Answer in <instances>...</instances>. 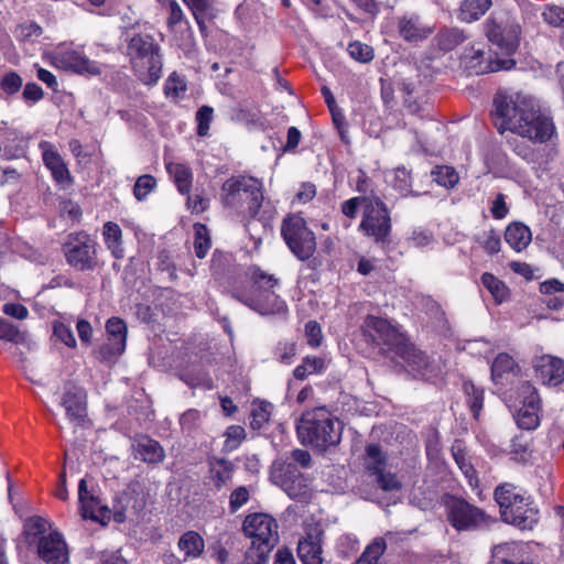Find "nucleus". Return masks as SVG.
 I'll use <instances>...</instances> for the list:
<instances>
[{"label":"nucleus","mask_w":564,"mask_h":564,"mask_svg":"<svg viewBox=\"0 0 564 564\" xmlns=\"http://www.w3.org/2000/svg\"><path fill=\"white\" fill-rule=\"evenodd\" d=\"M366 468L373 475L382 470L386 466V455L377 444H369L366 447L365 456Z\"/></svg>","instance_id":"a19ab883"},{"label":"nucleus","mask_w":564,"mask_h":564,"mask_svg":"<svg viewBox=\"0 0 564 564\" xmlns=\"http://www.w3.org/2000/svg\"><path fill=\"white\" fill-rule=\"evenodd\" d=\"M58 209L63 217H67L72 221L79 220L82 216V209L78 204L69 199H62L58 204Z\"/></svg>","instance_id":"338daca9"},{"label":"nucleus","mask_w":564,"mask_h":564,"mask_svg":"<svg viewBox=\"0 0 564 564\" xmlns=\"http://www.w3.org/2000/svg\"><path fill=\"white\" fill-rule=\"evenodd\" d=\"M372 196H356L351 197L340 205L341 213L349 219H355L358 215V210L362 207V212L365 210V206L371 200Z\"/></svg>","instance_id":"3c124183"},{"label":"nucleus","mask_w":564,"mask_h":564,"mask_svg":"<svg viewBox=\"0 0 564 564\" xmlns=\"http://www.w3.org/2000/svg\"><path fill=\"white\" fill-rule=\"evenodd\" d=\"M391 229V217L386 204L378 196H372L365 206L358 230L377 243H386Z\"/></svg>","instance_id":"9b49d317"},{"label":"nucleus","mask_w":564,"mask_h":564,"mask_svg":"<svg viewBox=\"0 0 564 564\" xmlns=\"http://www.w3.org/2000/svg\"><path fill=\"white\" fill-rule=\"evenodd\" d=\"M66 416L74 426H83L86 422V393L83 388L69 386L62 399Z\"/></svg>","instance_id":"aec40b11"},{"label":"nucleus","mask_w":564,"mask_h":564,"mask_svg":"<svg viewBox=\"0 0 564 564\" xmlns=\"http://www.w3.org/2000/svg\"><path fill=\"white\" fill-rule=\"evenodd\" d=\"M145 505V496L143 492L142 485L138 480L131 481L127 489L122 492L120 497L115 498V508H122V510H117L113 513V519L116 522H123L124 513L123 510L131 508L134 512H139L143 509Z\"/></svg>","instance_id":"b1692460"},{"label":"nucleus","mask_w":564,"mask_h":564,"mask_svg":"<svg viewBox=\"0 0 564 564\" xmlns=\"http://www.w3.org/2000/svg\"><path fill=\"white\" fill-rule=\"evenodd\" d=\"M65 254L70 265L80 270L89 268L95 254V242L88 235L78 234L69 238Z\"/></svg>","instance_id":"2eb2a0df"},{"label":"nucleus","mask_w":564,"mask_h":564,"mask_svg":"<svg viewBox=\"0 0 564 564\" xmlns=\"http://www.w3.org/2000/svg\"><path fill=\"white\" fill-rule=\"evenodd\" d=\"M263 199V183L252 176H231L221 186L224 206L252 218L259 215Z\"/></svg>","instance_id":"423d86ee"},{"label":"nucleus","mask_w":564,"mask_h":564,"mask_svg":"<svg viewBox=\"0 0 564 564\" xmlns=\"http://www.w3.org/2000/svg\"><path fill=\"white\" fill-rule=\"evenodd\" d=\"M272 404L269 402L252 403L250 412V425L253 430H260L268 423L271 414Z\"/></svg>","instance_id":"37998d69"},{"label":"nucleus","mask_w":564,"mask_h":564,"mask_svg":"<svg viewBox=\"0 0 564 564\" xmlns=\"http://www.w3.org/2000/svg\"><path fill=\"white\" fill-rule=\"evenodd\" d=\"M327 368V362L322 357L307 356L302 364L293 370V376L297 380H304L311 375L323 373Z\"/></svg>","instance_id":"c9c22d12"},{"label":"nucleus","mask_w":564,"mask_h":564,"mask_svg":"<svg viewBox=\"0 0 564 564\" xmlns=\"http://www.w3.org/2000/svg\"><path fill=\"white\" fill-rule=\"evenodd\" d=\"M234 464L225 458H214L209 462L210 480L217 490L225 487L234 476Z\"/></svg>","instance_id":"cd10ccee"},{"label":"nucleus","mask_w":564,"mask_h":564,"mask_svg":"<svg viewBox=\"0 0 564 564\" xmlns=\"http://www.w3.org/2000/svg\"><path fill=\"white\" fill-rule=\"evenodd\" d=\"M475 241L489 254L500 251L501 239L494 229L484 230L475 236Z\"/></svg>","instance_id":"a18cd8bd"},{"label":"nucleus","mask_w":564,"mask_h":564,"mask_svg":"<svg viewBox=\"0 0 564 564\" xmlns=\"http://www.w3.org/2000/svg\"><path fill=\"white\" fill-rule=\"evenodd\" d=\"M225 436V448L227 451H234L240 445L242 440H245V429L240 425H231L226 430Z\"/></svg>","instance_id":"052dcab7"},{"label":"nucleus","mask_w":564,"mask_h":564,"mask_svg":"<svg viewBox=\"0 0 564 564\" xmlns=\"http://www.w3.org/2000/svg\"><path fill=\"white\" fill-rule=\"evenodd\" d=\"M53 333L54 335L66 346L68 347H75L76 346V339L72 332V329L64 323L57 322L53 326Z\"/></svg>","instance_id":"69168bd1"},{"label":"nucleus","mask_w":564,"mask_h":564,"mask_svg":"<svg viewBox=\"0 0 564 564\" xmlns=\"http://www.w3.org/2000/svg\"><path fill=\"white\" fill-rule=\"evenodd\" d=\"M482 285L488 290L496 303L505 302L509 296V289L503 281L495 276L492 273L485 272L481 278Z\"/></svg>","instance_id":"4c0bfd02"},{"label":"nucleus","mask_w":564,"mask_h":564,"mask_svg":"<svg viewBox=\"0 0 564 564\" xmlns=\"http://www.w3.org/2000/svg\"><path fill=\"white\" fill-rule=\"evenodd\" d=\"M202 414L196 409L185 411L180 417V424L183 431L191 432L199 425Z\"/></svg>","instance_id":"e2e57ef3"},{"label":"nucleus","mask_w":564,"mask_h":564,"mask_svg":"<svg viewBox=\"0 0 564 564\" xmlns=\"http://www.w3.org/2000/svg\"><path fill=\"white\" fill-rule=\"evenodd\" d=\"M166 171L173 178L177 191L183 195H188L193 184L192 170L184 163L166 162Z\"/></svg>","instance_id":"7c9ffc66"},{"label":"nucleus","mask_w":564,"mask_h":564,"mask_svg":"<svg viewBox=\"0 0 564 564\" xmlns=\"http://www.w3.org/2000/svg\"><path fill=\"white\" fill-rule=\"evenodd\" d=\"M50 523L42 517H30L23 525V535L29 545H40L42 538H46L50 532Z\"/></svg>","instance_id":"c756f323"},{"label":"nucleus","mask_w":564,"mask_h":564,"mask_svg":"<svg viewBox=\"0 0 564 564\" xmlns=\"http://www.w3.org/2000/svg\"><path fill=\"white\" fill-rule=\"evenodd\" d=\"M431 176L434 182L446 188L454 187L458 182L457 172L451 166H436L432 172Z\"/></svg>","instance_id":"49530a36"},{"label":"nucleus","mask_w":564,"mask_h":564,"mask_svg":"<svg viewBox=\"0 0 564 564\" xmlns=\"http://www.w3.org/2000/svg\"><path fill=\"white\" fill-rule=\"evenodd\" d=\"M297 354L296 344L294 341L281 340L273 350L275 359L283 365H291Z\"/></svg>","instance_id":"09e8293b"},{"label":"nucleus","mask_w":564,"mask_h":564,"mask_svg":"<svg viewBox=\"0 0 564 564\" xmlns=\"http://www.w3.org/2000/svg\"><path fill=\"white\" fill-rule=\"evenodd\" d=\"M127 56L137 79L154 86L162 76V54L159 43L149 33L127 34Z\"/></svg>","instance_id":"7ed1b4c3"},{"label":"nucleus","mask_w":564,"mask_h":564,"mask_svg":"<svg viewBox=\"0 0 564 564\" xmlns=\"http://www.w3.org/2000/svg\"><path fill=\"white\" fill-rule=\"evenodd\" d=\"M399 35L408 43H419L434 32V25L423 21L416 13H405L398 20Z\"/></svg>","instance_id":"6ab92c4d"},{"label":"nucleus","mask_w":564,"mask_h":564,"mask_svg":"<svg viewBox=\"0 0 564 564\" xmlns=\"http://www.w3.org/2000/svg\"><path fill=\"white\" fill-rule=\"evenodd\" d=\"M246 278L249 285H236L231 292L234 299L260 315L288 317V305L275 292L280 285L279 278L258 265L249 267Z\"/></svg>","instance_id":"f03ea898"},{"label":"nucleus","mask_w":564,"mask_h":564,"mask_svg":"<svg viewBox=\"0 0 564 564\" xmlns=\"http://www.w3.org/2000/svg\"><path fill=\"white\" fill-rule=\"evenodd\" d=\"M296 430L303 444L319 449L337 445L343 433L341 423L325 406L305 411Z\"/></svg>","instance_id":"39448f33"},{"label":"nucleus","mask_w":564,"mask_h":564,"mask_svg":"<svg viewBox=\"0 0 564 564\" xmlns=\"http://www.w3.org/2000/svg\"><path fill=\"white\" fill-rule=\"evenodd\" d=\"M120 227L115 223L108 221V249H111L112 256L117 259L123 257V249L120 247Z\"/></svg>","instance_id":"603ef678"},{"label":"nucleus","mask_w":564,"mask_h":564,"mask_svg":"<svg viewBox=\"0 0 564 564\" xmlns=\"http://www.w3.org/2000/svg\"><path fill=\"white\" fill-rule=\"evenodd\" d=\"M485 32L489 42L502 54L511 56L517 51L521 30L520 25L509 17L492 15L485 23Z\"/></svg>","instance_id":"f8f14e48"},{"label":"nucleus","mask_w":564,"mask_h":564,"mask_svg":"<svg viewBox=\"0 0 564 564\" xmlns=\"http://www.w3.org/2000/svg\"><path fill=\"white\" fill-rule=\"evenodd\" d=\"M134 458L147 464L158 465L165 458V451L161 444L148 436L139 438L134 445Z\"/></svg>","instance_id":"393cba45"},{"label":"nucleus","mask_w":564,"mask_h":564,"mask_svg":"<svg viewBox=\"0 0 564 564\" xmlns=\"http://www.w3.org/2000/svg\"><path fill=\"white\" fill-rule=\"evenodd\" d=\"M521 496L517 488L510 484H505L496 488L495 499L500 507L501 514L514 507L516 502L521 503Z\"/></svg>","instance_id":"e433bc0d"},{"label":"nucleus","mask_w":564,"mask_h":564,"mask_svg":"<svg viewBox=\"0 0 564 564\" xmlns=\"http://www.w3.org/2000/svg\"><path fill=\"white\" fill-rule=\"evenodd\" d=\"M361 330L366 340L376 346L379 352L392 362L400 360V355L406 352L409 338L386 318L368 315Z\"/></svg>","instance_id":"0eeeda50"},{"label":"nucleus","mask_w":564,"mask_h":564,"mask_svg":"<svg viewBox=\"0 0 564 564\" xmlns=\"http://www.w3.org/2000/svg\"><path fill=\"white\" fill-rule=\"evenodd\" d=\"M536 378L545 386L557 387L564 381V360L544 355L535 360Z\"/></svg>","instance_id":"5701e85b"},{"label":"nucleus","mask_w":564,"mask_h":564,"mask_svg":"<svg viewBox=\"0 0 564 564\" xmlns=\"http://www.w3.org/2000/svg\"><path fill=\"white\" fill-rule=\"evenodd\" d=\"M214 110L209 106H203L196 112L197 134L205 137L208 134L209 126L213 120Z\"/></svg>","instance_id":"13d9d810"},{"label":"nucleus","mask_w":564,"mask_h":564,"mask_svg":"<svg viewBox=\"0 0 564 564\" xmlns=\"http://www.w3.org/2000/svg\"><path fill=\"white\" fill-rule=\"evenodd\" d=\"M271 480L291 499H302L307 494V478L300 471L295 463L275 462L271 470Z\"/></svg>","instance_id":"ddd939ff"},{"label":"nucleus","mask_w":564,"mask_h":564,"mask_svg":"<svg viewBox=\"0 0 564 564\" xmlns=\"http://www.w3.org/2000/svg\"><path fill=\"white\" fill-rule=\"evenodd\" d=\"M184 3L192 11L194 19L202 33L206 31V19H214L217 10L214 6V0H183Z\"/></svg>","instance_id":"2f4dec72"},{"label":"nucleus","mask_w":564,"mask_h":564,"mask_svg":"<svg viewBox=\"0 0 564 564\" xmlns=\"http://www.w3.org/2000/svg\"><path fill=\"white\" fill-rule=\"evenodd\" d=\"M491 4V0H464L459 8L458 19L467 23L477 21L490 9Z\"/></svg>","instance_id":"f704fd0d"},{"label":"nucleus","mask_w":564,"mask_h":564,"mask_svg":"<svg viewBox=\"0 0 564 564\" xmlns=\"http://www.w3.org/2000/svg\"><path fill=\"white\" fill-rule=\"evenodd\" d=\"M78 511L83 520L106 527V502L99 480L88 474L78 484Z\"/></svg>","instance_id":"1a4fd4ad"},{"label":"nucleus","mask_w":564,"mask_h":564,"mask_svg":"<svg viewBox=\"0 0 564 564\" xmlns=\"http://www.w3.org/2000/svg\"><path fill=\"white\" fill-rule=\"evenodd\" d=\"M177 547L183 554V561H188L195 560L202 555L205 543L199 533L187 531L180 536Z\"/></svg>","instance_id":"bb28decb"},{"label":"nucleus","mask_w":564,"mask_h":564,"mask_svg":"<svg viewBox=\"0 0 564 564\" xmlns=\"http://www.w3.org/2000/svg\"><path fill=\"white\" fill-rule=\"evenodd\" d=\"M245 535L250 540L245 564H267L269 555L279 542V525L270 514H248L242 523Z\"/></svg>","instance_id":"20e7f679"},{"label":"nucleus","mask_w":564,"mask_h":564,"mask_svg":"<svg viewBox=\"0 0 564 564\" xmlns=\"http://www.w3.org/2000/svg\"><path fill=\"white\" fill-rule=\"evenodd\" d=\"M387 549L383 538H376L362 552L356 564H379Z\"/></svg>","instance_id":"ea45409f"},{"label":"nucleus","mask_w":564,"mask_h":564,"mask_svg":"<svg viewBox=\"0 0 564 564\" xmlns=\"http://www.w3.org/2000/svg\"><path fill=\"white\" fill-rule=\"evenodd\" d=\"M376 475V480L379 487L384 491H394L401 489V482L397 475L390 471H386L384 468Z\"/></svg>","instance_id":"6e6d98bb"},{"label":"nucleus","mask_w":564,"mask_h":564,"mask_svg":"<svg viewBox=\"0 0 564 564\" xmlns=\"http://www.w3.org/2000/svg\"><path fill=\"white\" fill-rule=\"evenodd\" d=\"M250 498L249 489L246 486H239L229 497V509L231 513L237 512L240 508H242Z\"/></svg>","instance_id":"bf43d9fd"},{"label":"nucleus","mask_w":564,"mask_h":564,"mask_svg":"<svg viewBox=\"0 0 564 564\" xmlns=\"http://www.w3.org/2000/svg\"><path fill=\"white\" fill-rule=\"evenodd\" d=\"M514 360L508 354H499L491 364V376L494 379L512 370Z\"/></svg>","instance_id":"5fc2aeb1"},{"label":"nucleus","mask_w":564,"mask_h":564,"mask_svg":"<svg viewBox=\"0 0 564 564\" xmlns=\"http://www.w3.org/2000/svg\"><path fill=\"white\" fill-rule=\"evenodd\" d=\"M445 512L448 523L459 532L482 530L496 522L482 509L457 496L446 498Z\"/></svg>","instance_id":"6e6552de"},{"label":"nucleus","mask_w":564,"mask_h":564,"mask_svg":"<svg viewBox=\"0 0 564 564\" xmlns=\"http://www.w3.org/2000/svg\"><path fill=\"white\" fill-rule=\"evenodd\" d=\"M467 35L458 28H443L434 37L436 46L443 52H449L465 42Z\"/></svg>","instance_id":"72a5a7b5"},{"label":"nucleus","mask_w":564,"mask_h":564,"mask_svg":"<svg viewBox=\"0 0 564 564\" xmlns=\"http://www.w3.org/2000/svg\"><path fill=\"white\" fill-rule=\"evenodd\" d=\"M391 185L402 196H408L409 194L415 195L411 191V186H412L411 175H410V172L405 167H398L394 170L393 176L391 180Z\"/></svg>","instance_id":"de8ad7c7"},{"label":"nucleus","mask_w":564,"mask_h":564,"mask_svg":"<svg viewBox=\"0 0 564 564\" xmlns=\"http://www.w3.org/2000/svg\"><path fill=\"white\" fill-rule=\"evenodd\" d=\"M506 242L516 251L524 250L532 240L531 230L521 223L510 224L505 232Z\"/></svg>","instance_id":"c85d7f7f"},{"label":"nucleus","mask_w":564,"mask_h":564,"mask_svg":"<svg viewBox=\"0 0 564 564\" xmlns=\"http://www.w3.org/2000/svg\"><path fill=\"white\" fill-rule=\"evenodd\" d=\"M347 51L351 58L361 63H368L372 61L375 56L372 47L359 41L351 42Z\"/></svg>","instance_id":"864d4df0"},{"label":"nucleus","mask_w":564,"mask_h":564,"mask_svg":"<svg viewBox=\"0 0 564 564\" xmlns=\"http://www.w3.org/2000/svg\"><path fill=\"white\" fill-rule=\"evenodd\" d=\"M494 107L495 124L500 133L510 130L540 142L549 140L553 133L552 121L541 113L530 97L498 93L494 99Z\"/></svg>","instance_id":"f257e3e1"},{"label":"nucleus","mask_w":564,"mask_h":564,"mask_svg":"<svg viewBox=\"0 0 564 564\" xmlns=\"http://www.w3.org/2000/svg\"><path fill=\"white\" fill-rule=\"evenodd\" d=\"M297 555L303 564H323L322 545L319 541L312 535L299 542Z\"/></svg>","instance_id":"473e14b6"},{"label":"nucleus","mask_w":564,"mask_h":564,"mask_svg":"<svg viewBox=\"0 0 564 564\" xmlns=\"http://www.w3.org/2000/svg\"><path fill=\"white\" fill-rule=\"evenodd\" d=\"M39 148L44 165L50 170L53 180L63 187L69 186L73 183V178L55 145L50 141L43 140L39 143Z\"/></svg>","instance_id":"dca6fc26"},{"label":"nucleus","mask_w":564,"mask_h":564,"mask_svg":"<svg viewBox=\"0 0 564 564\" xmlns=\"http://www.w3.org/2000/svg\"><path fill=\"white\" fill-rule=\"evenodd\" d=\"M530 445L531 438L528 435L523 433L516 435L510 444V455L512 459L522 463L528 462L532 453Z\"/></svg>","instance_id":"58836bf2"},{"label":"nucleus","mask_w":564,"mask_h":564,"mask_svg":"<svg viewBox=\"0 0 564 564\" xmlns=\"http://www.w3.org/2000/svg\"><path fill=\"white\" fill-rule=\"evenodd\" d=\"M22 85L23 80L17 72L6 73L0 80V87L7 95L17 94Z\"/></svg>","instance_id":"4d7b16f0"},{"label":"nucleus","mask_w":564,"mask_h":564,"mask_svg":"<svg viewBox=\"0 0 564 564\" xmlns=\"http://www.w3.org/2000/svg\"><path fill=\"white\" fill-rule=\"evenodd\" d=\"M156 188V178L150 174L141 175L137 178L133 187V195L138 200H143Z\"/></svg>","instance_id":"8fccbe9b"},{"label":"nucleus","mask_w":564,"mask_h":564,"mask_svg":"<svg viewBox=\"0 0 564 564\" xmlns=\"http://www.w3.org/2000/svg\"><path fill=\"white\" fill-rule=\"evenodd\" d=\"M0 340H7L11 343H19L22 340V334L18 326L11 322L1 318L0 319Z\"/></svg>","instance_id":"680f3d73"},{"label":"nucleus","mask_w":564,"mask_h":564,"mask_svg":"<svg viewBox=\"0 0 564 564\" xmlns=\"http://www.w3.org/2000/svg\"><path fill=\"white\" fill-rule=\"evenodd\" d=\"M186 84L180 76H177L175 73L170 75L165 85L166 95L181 97L186 91Z\"/></svg>","instance_id":"0e129e2a"},{"label":"nucleus","mask_w":564,"mask_h":564,"mask_svg":"<svg viewBox=\"0 0 564 564\" xmlns=\"http://www.w3.org/2000/svg\"><path fill=\"white\" fill-rule=\"evenodd\" d=\"M522 406L514 415L518 426L522 430H535L540 424V398L535 388L531 386L523 387Z\"/></svg>","instance_id":"f3484780"},{"label":"nucleus","mask_w":564,"mask_h":564,"mask_svg":"<svg viewBox=\"0 0 564 564\" xmlns=\"http://www.w3.org/2000/svg\"><path fill=\"white\" fill-rule=\"evenodd\" d=\"M37 554L46 564H65L68 562L67 544L57 531H50L46 538H42L37 546Z\"/></svg>","instance_id":"a211bd4d"},{"label":"nucleus","mask_w":564,"mask_h":564,"mask_svg":"<svg viewBox=\"0 0 564 564\" xmlns=\"http://www.w3.org/2000/svg\"><path fill=\"white\" fill-rule=\"evenodd\" d=\"M127 325L117 317L108 319V359L121 355L126 349Z\"/></svg>","instance_id":"a878e982"},{"label":"nucleus","mask_w":564,"mask_h":564,"mask_svg":"<svg viewBox=\"0 0 564 564\" xmlns=\"http://www.w3.org/2000/svg\"><path fill=\"white\" fill-rule=\"evenodd\" d=\"M194 251L197 258L206 257L210 248V237L208 228L203 224L194 225Z\"/></svg>","instance_id":"c03bdc74"},{"label":"nucleus","mask_w":564,"mask_h":564,"mask_svg":"<svg viewBox=\"0 0 564 564\" xmlns=\"http://www.w3.org/2000/svg\"><path fill=\"white\" fill-rule=\"evenodd\" d=\"M53 64L58 68L72 70L78 74L97 75L100 73L99 67L95 62L75 50H67L57 53L53 57Z\"/></svg>","instance_id":"412c9836"},{"label":"nucleus","mask_w":564,"mask_h":564,"mask_svg":"<svg viewBox=\"0 0 564 564\" xmlns=\"http://www.w3.org/2000/svg\"><path fill=\"white\" fill-rule=\"evenodd\" d=\"M502 519L521 530H531L539 521V511L531 506L530 497L522 495L521 503L516 502L514 507L503 511Z\"/></svg>","instance_id":"4be33fe9"},{"label":"nucleus","mask_w":564,"mask_h":564,"mask_svg":"<svg viewBox=\"0 0 564 564\" xmlns=\"http://www.w3.org/2000/svg\"><path fill=\"white\" fill-rule=\"evenodd\" d=\"M411 373L414 378L431 380L440 372L438 365L431 360L427 355L416 349L411 343L406 347V352L400 355V360L393 361Z\"/></svg>","instance_id":"4468645a"},{"label":"nucleus","mask_w":564,"mask_h":564,"mask_svg":"<svg viewBox=\"0 0 564 564\" xmlns=\"http://www.w3.org/2000/svg\"><path fill=\"white\" fill-rule=\"evenodd\" d=\"M281 234L285 243L299 260L305 261L314 254L316 249L315 235L300 215H290L285 218L281 227Z\"/></svg>","instance_id":"9d476101"},{"label":"nucleus","mask_w":564,"mask_h":564,"mask_svg":"<svg viewBox=\"0 0 564 564\" xmlns=\"http://www.w3.org/2000/svg\"><path fill=\"white\" fill-rule=\"evenodd\" d=\"M544 21L553 26H561L564 23V9L557 6L547 7L543 13Z\"/></svg>","instance_id":"774afa93"},{"label":"nucleus","mask_w":564,"mask_h":564,"mask_svg":"<svg viewBox=\"0 0 564 564\" xmlns=\"http://www.w3.org/2000/svg\"><path fill=\"white\" fill-rule=\"evenodd\" d=\"M464 391L467 397V403L475 419H478L484 406V390L477 388L471 381L464 382Z\"/></svg>","instance_id":"79ce46f5"}]
</instances>
